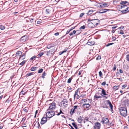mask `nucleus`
<instances>
[{
	"label": "nucleus",
	"mask_w": 129,
	"mask_h": 129,
	"mask_svg": "<svg viewBox=\"0 0 129 129\" xmlns=\"http://www.w3.org/2000/svg\"><path fill=\"white\" fill-rule=\"evenodd\" d=\"M70 114L71 115H72L73 113H74V111L73 110V108H72L70 110Z\"/></svg>",
	"instance_id": "c756f323"
},
{
	"label": "nucleus",
	"mask_w": 129,
	"mask_h": 129,
	"mask_svg": "<svg viewBox=\"0 0 129 129\" xmlns=\"http://www.w3.org/2000/svg\"><path fill=\"white\" fill-rule=\"evenodd\" d=\"M37 57L36 56H33L30 59V60H35V59Z\"/></svg>",
	"instance_id": "c9c22d12"
},
{
	"label": "nucleus",
	"mask_w": 129,
	"mask_h": 129,
	"mask_svg": "<svg viewBox=\"0 0 129 129\" xmlns=\"http://www.w3.org/2000/svg\"><path fill=\"white\" fill-rule=\"evenodd\" d=\"M3 126V124L1 123L0 124V129H2Z\"/></svg>",
	"instance_id": "864d4df0"
},
{
	"label": "nucleus",
	"mask_w": 129,
	"mask_h": 129,
	"mask_svg": "<svg viewBox=\"0 0 129 129\" xmlns=\"http://www.w3.org/2000/svg\"><path fill=\"white\" fill-rule=\"evenodd\" d=\"M76 124V123L75 122L72 123V125L76 129H78V128L77 127V126Z\"/></svg>",
	"instance_id": "5701e85b"
},
{
	"label": "nucleus",
	"mask_w": 129,
	"mask_h": 129,
	"mask_svg": "<svg viewBox=\"0 0 129 129\" xmlns=\"http://www.w3.org/2000/svg\"><path fill=\"white\" fill-rule=\"evenodd\" d=\"M43 71V69L41 68L38 71V73H40L42 72Z\"/></svg>",
	"instance_id": "58836bf2"
},
{
	"label": "nucleus",
	"mask_w": 129,
	"mask_h": 129,
	"mask_svg": "<svg viewBox=\"0 0 129 129\" xmlns=\"http://www.w3.org/2000/svg\"><path fill=\"white\" fill-rule=\"evenodd\" d=\"M26 118L25 117H24L22 119L21 121V122L23 123L24 121L25 120Z\"/></svg>",
	"instance_id": "a19ab883"
},
{
	"label": "nucleus",
	"mask_w": 129,
	"mask_h": 129,
	"mask_svg": "<svg viewBox=\"0 0 129 129\" xmlns=\"http://www.w3.org/2000/svg\"><path fill=\"white\" fill-rule=\"evenodd\" d=\"M99 76L100 77H101L102 76V73L101 71H100L99 73Z\"/></svg>",
	"instance_id": "de8ad7c7"
},
{
	"label": "nucleus",
	"mask_w": 129,
	"mask_h": 129,
	"mask_svg": "<svg viewBox=\"0 0 129 129\" xmlns=\"http://www.w3.org/2000/svg\"><path fill=\"white\" fill-rule=\"evenodd\" d=\"M46 74H47L44 71L41 77L43 78L44 79L45 78L44 77L46 75Z\"/></svg>",
	"instance_id": "b1692460"
},
{
	"label": "nucleus",
	"mask_w": 129,
	"mask_h": 129,
	"mask_svg": "<svg viewBox=\"0 0 129 129\" xmlns=\"http://www.w3.org/2000/svg\"><path fill=\"white\" fill-rule=\"evenodd\" d=\"M91 21H92V23L94 27L97 26L99 22V20L98 19H92L91 20Z\"/></svg>",
	"instance_id": "6e6552de"
},
{
	"label": "nucleus",
	"mask_w": 129,
	"mask_h": 129,
	"mask_svg": "<svg viewBox=\"0 0 129 129\" xmlns=\"http://www.w3.org/2000/svg\"><path fill=\"white\" fill-rule=\"evenodd\" d=\"M88 118H87V117H86V118H85L84 119V120H86V121H88Z\"/></svg>",
	"instance_id": "774afa93"
},
{
	"label": "nucleus",
	"mask_w": 129,
	"mask_h": 129,
	"mask_svg": "<svg viewBox=\"0 0 129 129\" xmlns=\"http://www.w3.org/2000/svg\"><path fill=\"white\" fill-rule=\"evenodd\" d=\"M113 88L115 90H116L119 88V86H115L113 87Z\"/></svg>",
	"instance_id": "2f4dec72"
},
{
	"label": "nucleus",
	"mask_w": 129,
	"mask_h": 129,
	"mask_svg": "<svg viewBox=\"0 0 129 129\" xmlns=\"http://www.w3.org/2000/svg\"><path fill=\"white\" fill-rule=\"evenodd\" d=\"M83 118V117L81 116H80L78 118L77 120L78 122L79 123H81L82 122L83 120L82 118Z\"/></svg>",
	"instance_id": "412c9836"
},
{
	"label": "nucleus",
	"mask_w": 129,
	"mask_h": 129,
	"mask_svg": "<svg viewBox=\"0 0 129 129\" xmlns=\"http://www.w3.org/2000/svg\"><path fill=\"white\" fill-rule=\"evenodd\" d=\"M112 41H114L116 39V38L115 37L112 36Z\"/></svg>",
	"instance_id": "bf43d9fd"
},
{
	"label": "nucleus",
	"mask_w": 129,
	"mask_h": 129,
	"mask_svg": "<svg viewBox=\"0 0 129 129\" xmlns=\"http://www.w3.org/2000/svg\"><path fill=\"white\" fill-rule=\"evenodd\" d=\"M117 27V26H113L112 27V29H115Z\"/></svg>",
	"instance_id": "e2e57ef3"
},
{
	"label": "nucleus",
	"mask_w": 129,
	"mask_h": 129,
	"mask_svg": "<svg viewBox=\"0 0 129 129\" xmlns=\"http://www.w3.org/2000/svg\"><path fill=\"white\" fill-rule=\"evenodd\" d=\"M25 60H23L22 62L19 64V65H21L22 66L23 65L25 64Z\"/></svg>",
	"instance_id": "e433bc0d"
},
{
	"label": "nucleus",
	"mask_w": 129,
	"mask_h": 129,
	"mask_svg": "<svg viewBox=\"0 0 129 129\" xmlns=\"http://www.w3.org/2000/svg\"><path fill=\"white\" fill-rule=\"evenodd\" d=\"M59 33L58 32H57L54 34V35L56 36H58L59 35Z\"/></svg>",
	"instance_id": "052dcab7"
},
{
	"label": "nucleus",
	"mask_w": 129,
	"mask_h": 129,
	"mask_svg": "<svg viewBox=\"0 0 129 129\" xmlns=\"http://www.w3.org/2000/svg\"><path fill=\"white\" fill-rule=\"evenodd\" d=\"M100 127L101 124L98 122L95 123L93 127L94 129H100Z\"/></svg>",
	"instance_id": "9b49d317"
},
{
	"label": "nucleus",
	"mask_w": 129,
	"mask_h": 129,
	"mask_svg": "<svg viewBox=\"0 0 129 129\" xmlns=\"http://www.w3.org/2000/svg\"><path fill=\"white\" fill-rule=\"evenodd\" d=\"M76 32V31L75 30H74L72 32H71L69 34V35L71 36L73 35V34H75Z\"/></svg>",
	"instance_id": "7c9ffc66"
},
{
	"label": "nucleus",
	"mask_w": 129,
	"mask_h": 129,
	"mask_svg": "<svg viewBox=\"0 0 129 129\" xmlns=\"http://www.w3.org/2000/svg\"><path fill=\"white\" fill-rule=\"evenodd\" d=\"M68 91L69 92L71 91V90L72 89V88L71 87H68Z\"/></svg>",
	"instance_id": "8fccbe9b"
},
{
	"label": "nucleus",
	"mask_w": 129,
	"mask_h": 129,
	"mask_svg": "<svg viewBox=\"0 0 129 129\" xmlns=\"http://www.w3.org/2000/svg\"><path fill=\"white\" fill-rule=\"evenodd\" d=\"M93 25L92 23V22L89 23L88 25V26L90 27H93V26H94Z\"/></svg>",
	"instance_id": "cd10ccee"
},
{
	"label": "nucleus",
	"mask_w": 129,
	"mask_h": 129,
	"mask_svg": "<svg viewBox=\"0 0 129 129\" xmlns=\"http://www.w3.org/2000/svg\"><path fill=\"white\" fill-rule=\"evenodd\" d=\"M25 93V92H24L23 90H22L20 93L19 95L22 96V95H24Z\"/></svg>",
	"instance_id": "393cba45"
},
{
	"label": "nucleus",
	"mask_w": 129,
	"mask_h": 129,
	"mask_svg": "<svg viewBox=\"0 0 129 129\" xmlns=\"http://www.w3.org/2000/svg\"><path fill=\"white\" fill-rule=\"evenodd\" d=\"M68 101L66 99H64L61 102V105L64 106V107H66L68 105Z\"/></svg>",
	"instance_id": "20e7f679"
},
{
	"label": "nucleus",
	"mask_w": 129,
	"mask_h": 129,
	"mask_svg": "<svg viewBox=\"0 0 129 129\" xmlns=\"http://www.w3.org/2000/svg\"><path fill=\"white\" fill-rule=\"evenodd\" d=\"M27 37L26 36H24L21 38L20 41L22 42H24L27 40Z\"/></svg>",
	"instance_id": "2eb2a0df"
},
{
	"label": "nucleus",
	"mask_w": 129,
	"mask_h": 129,
	"mask_svg": "<svg viewBox=\"0 0 129 129\" xmlns=\"http://www.w3.org/2000/svg\"><path fill=\"white\" fill-rule=\"evenodd\" d=\"M126 58L127 60L129 61V54L127 55H126Z\"/></svg>",
	"instance_id": "79ce46f5"
},
{
	"label": "nucleus",
	"mask_w": 129,
	"mask_h": 129,
	"mask_svg": "<svg viewBox=\"0 0 129 129\" xmlns=\"http://www.w3.org/2000/svg\"><path fill=\"white\" fill-rule=\"evenodd\" d=\"M54 50L53 49H52L49 51L47 52V55L49 56H51L54 53Z\"/></svg>",
	"instance_id": "f8f14e48"
},
{
	"label": "nucleus",
	"mask_w": 129,
	"mask_h": 129,
	"mask_svg": "<svg viewBox=\"0 0 129 129\" xmlns=\"http://www.w3.org/2000/svg\"><path fill=\"white\" fill-rule=\"evenodd\" d=\"M83 106L84 108H88L90 107L91 106V105L89 103H86L83 104Z\"/></svg>",
	"instance_id": "6ab92c4d"
},
{
	"label": "nucleus",
	"mask_w": 129,
	"mask_h": 129,
	"mask_svg": "<svg viewBox=\"0 0 129 129\" xmlns=\"http://www.w3.org/2000/svg\"><path fill=\"white\" fill-rule=\"evenodd\" d=\"M78 89H77L75 91L74 96V99H76V101L79 98V96L78 94Z\"/></svg>",
	"instance_id": "0eeeda50"
},
{
	"label": "nucleus",
	"mask_w": 129,
	"mask_h": 129,
	"mask_svg": "<svg viewBox=\"0 0 129 129\" xmlns=\"http://www.w3.org/2000/svg\"><path fill=\"white\" fill-rule=\"evenodd\" d=\"M101 58V56H98L96 58V59L97 60H100V59Z\"/></svg>",
	"instance_id": "13d9d810"
},
{
	"label": "nucleus",
	"mask_w": 129,
	"mask_h": 129,
	"mask_svg": "<svg viewBox=\"0 0 129 129\" xmlns=\"http://www.w3.org/2000/svg\"><path fill=\"white\" fill-rule=\"evenodd\" d=\"M85 28V26L84 25H83L82 26H81L79 28V29L80 30L82 29H84Z\"/></svg>",
	"instance_id": "37998d69"
},
{
	"label": "nucleus",
	"mask_w": 129,
	"mask_h": 129,
	"mask_svg": "<svg viewBox=\"0 0 129 129\" xmlns=\"http://www.w3.org/2000/svg\"><path fill=\"white\" fill-rule=\"evenodd\" d=\"M102 90L101 92V96H105L107 95V94H106V91L104 90L103 89L101 88Z\"/></svg>",
	"instance_id": "4468645a"
},
{
	"label": "nucleus",
	"mask_w": 129,
	"mask_h": 129,
	"mask_svg": "<svg viewBox=\"0 0 129 129\" xmlns=\"http://www.w3.org/2000/svg\"><path fill=\"white\" fill-rule=\"evenodd\" d=\"M72 77L70 78L67 81V83H71V80L72 79Z\"/></svg>",
	"instance_id": "72a5a7b5"
},
{
	"label": "nucleus",
	"mask_w": 129,
	"mask_h": 129,
	"mask_svg": "<svg viewBox=\"0 0 129 129\" xmlns=\"http://www.w3.org/2000/svg\"><path fill=\"white\" fill-rule=\"evenodd\" d=\"M37 68V67H33L31 68L30 70L31 71H35Z\"/></svg>",
	"instance_id": "a878e982"
},
{
	"label": "nucleus",
	"mask_w": 129,
	"mask_h": 129,
	"mask_svg": "<svg viewBox=\"0 0 129 129\" xmlns=\"http://www.w3.org/2000/svg\"><path fill=\"white\" fill-rule=\"evenodd\" d=\"M120 34H124V32L122 30H121L120 32Z\"/></svg>",
	"instance_id": "338daca9"
},
{
	"label": "nucleus",
	"mask_w": 129,
	"mask_h": 129,
	"mask_svg": "<svg viewBox=\"0 0 129 129\" xmlns=\"http://www.w3.org/2000/svg\"><path fill=\"white\" fill-rule=\"evenodd\" d=\"M126 9L121 11V12L123 13H125L129 11V7H124Z\"/></svg>",
	"instance_id": "a211bd4d"
},
{
	"label": "nucleus",
	"mask_w": 129,
	"mask_h": 129,
	"mask_svg": "<svg viewBox=\"0 0 129 129\" xmlns=\"http://www.w3.org/2000/svg\"><path fill=\"white\" fill-rule=\"evenodd\" d=\"M106 81H104L101 84V85L103 86H105L106 84Z\"/></svg>",
	"instance_id": "4d7b16f0"
},
{
	"label": "nucleus",
	"mask_w": 129,
	"mask_h": 129,
	"mask_svg": "<svg viewBox=\"0 0 129 129\" xmlns=\"http://www.w3.org/2000/svg\"><path fill=\"white\" fill-rule=\"evenodd\" d=\"M114 44L113 43H108V44H107L106 46V47H108V46H109L110 45H112V44Z\"/></svg>",
	"instance_id": "c03bdc74"
},
{
	"label": "nucleus",
	"mask_w": 129,
	"mask_h": 129,
	"mask_svg": "<svg viewBox=\"0 0 129 129\" xmlns=\"http://www.w3.org/2000/svg\"><path fill=\"white\" fill-rule=\"evenodd\" d=\"M84 14V13H81L80 15V17H82Z\"/></svg>",
	"instance_id": "6e6d98bb"
},
{
	"label": "nucleus",
	"mask_w": 129,
	"mask_h": 129,
	"mask_svg": "<svg viewBox=\"0 0 129 129\" xmlns=\"http://www.w3.org/2000/svg\"><path fill=\"white\" fill-rule=\"evenodd\" d=\"M109 121V120L107 118L104 117L102 118L101 122H102L103 124H105L108 123Z\"/></svg>",
	"instance_id": "1a4fd4ad"
},
{
	"label": "nucleus",
	"mask_w": 129,
	"mask_h": 129,
	"mask_svg": "<svg viewBox=\"0 0 129 129\" xmlns=\"http://www.w3.org/2000/svg\"><path fill=\"white\" fill-rule=\"evenodd\" d=\"M67 51L66 50H64L63 51H62V52H60L59 53V55H61L63 53H64L66 52Z\"/></svg>",
	"instance_id": "a18cd8bd"
},
{
	"label": "nucleus",
	"mask_w": 129,
	"mask_h": 129,
	"mask_svg": "<svg viewBox=\"0 0 129 129\" xmlns=\"http://www.w3.org/2000/svg\"><path fill=\"white\" fill-rule=\"evenodd\" d=\"M47 121V118L46 117H43L41 119V124L43 125Z\"/></svg>",
	"instance_id": "ddd939ff"
},
{
	"label": "nucleus",
	"mask_w": 129,
	"mask_h": 129,
	"mask_svg": "<svg viewBox=\"0 0 129 129\" xmlns=\"http://www.w3.org/2000/svg\"><path fill=\"white\" fill-rule=\"evenodd\" d=\"M107 104H105V105H104L103 106V107L104 108H108V107L107 106Z\"/></svg>",
	"instance_id": "09e8293b"
},
{
	"label": "nucleus",
	"mask_w": 129,
	"mask_h": 129,
	"mask_svg": "<svg viewBox=\"0 0 129 129\" xmlns=\"http://www.w3.org/2000/svg\"><path fill=\"white\" fill-rule=\"evenodd\" d=\"M52 47H53V46H51V44H49L47 46V48L48 49H50Z\"/></svg>",
	"instance_id": "ea45409f"
},
{
	"label": "nucleus",
	"mask_w": 129,
	"mask_h": 129,
	"mask_svg": "<svg viewBox=\"0 0 129 129\" xmlns=\"http://www.w3.org/2000/svg\"><path fill=\"white\" fill-rule=\"evenodd\" d=\"M78 107V106H75L73 107L74 108H73V110H74V111H75V110Z\"/></svg>",
	"instance_id": "49530a36"
},
{
	"label": "nucleus",
	"mask_w": 129,
	"mask_h": 129,
	"mask_svg": "<svg viewBox=\"0 0 129 129\" xmlns=\"http://www.w3.org/2000/svg\"><path fill=\"white\" fill-rule=\"evenodd\" d=\"M53 11V8L51 7H47L46 9V11L47 13L49 14Z\"/></svg>",
	"instance_id": "9d476101"
},
{
	"label": "nucleus",
	"mask_w": 129,
	"mask_h": 129,
	"mask_svg": "<svg viewBox=\"0 0 129 129\" xmlns=\"http://www.w3.org/2000/svg\"><path fill=\"white\" fill-rule=\"evenodd\" d=\"M87 44L88 45L91 46L93 45L94 43V41H91V40H88Z\"/></svg>",
	"instance_id": "aec40b11"
},
{
	"label": "nucleus",
	"mask_w": 129,
	"mask_h": 129,
	"mask_svg": "<svg viewBox=\"0 0 129 129\" xmlns=\"http://www.w3.org/2000/svg\"><path fill=\"white\" fill-rule=\"evenodd\" d=\"M120 114L124 117H126L127 115V111L126 107H123L120 108Z\"/></svg>",
	"instance_id": "f257e3e1"
},
{
	"label": "nucleus",
	"mask_w": 129,
	"mask_h": 129,
	"mask_svg": "<svg viewBox=\"0 0 129 129\" xmlns=\"http://www.w3.org/2000/svg\"><path fill=\"white\" fill-rule=\"evenodd\" d=\"M110 10L109 9H102L101 10L99 11V13H105L107 12V11Z\"/></svg>",
	"instance_id": "dca6fc26"
},
{
	"label": "nucleus",
	"mask_w": 129,
	"mask_h": 129,
	"mask_svg": "<svg viewBox=\"0 0 129 129\" xmlns=\"http://www.w3.org/2000/svg\"><path fill=\"white\" fill-rule=\"evenodd\" d=\"M69 125L70 126L71 129H74L72 126L70 124H69Z\"/></svg>",
	"instance_id": "0e129e2a"
},
{
	"label": "nucleus",
	"mask_w": 129,
	"mask_h": 129,
	"mask_svg": "<svg viewBox=\"0 0 129 129\" xmlns=\"http://www.w3.org/2000/svg\"><path fill=\"white\" fill-rule=\"evenodd\" d=\"M56 105L55 102H53L50 104L49 108L47 109V110H54L56 108Z\"/></svg>",
	"instance_id": "7ed1b4c3"
},
{
	"label": "nucleus",
	"mask_w": 129,
	"mask_h": 129,
	"mask_svg": "<svg viewBox=\"0 0 129 129\" xmlns=\"http://www.w3.org/2000/svg\"><path fill=\"white\" fill-rule=\"evenodd\" d=\"M55 115L54 111L53 110L47 112L46 114L47 117L48 118H51Z\"/></svg>",
	"instance_id": "f03ea898"
},
{
	"label": "nucleus",
	"mask_w": 129,
	"mask_h": 129,
	"mask_svg": "<svg viewBox=\"0 0 129 129\" xmlns=\"http://www.w3.org/2000/svg\"><path fill=\"white\" fill-rule=\"evenodd\" d=\"M94 97L96 99L99 98L101 97V96H98L95 95Z\"/></svg>",
	"instance_id": "603ef678"
},
{
	"label": "nucleus",
	"mask_w": 129,
	"mask_h": 129,
	"mask_svg": "<svg viewBox=\"0 0 129 129\" xmlns=\"http://www.w3.org/2000/svg\"><path fill=\"white\" fill-rule=\"evenodd\" d=\"M43 54V53H41L38 55L37 56L38 57H41Z\"/></svg>",
	"instance_id": "4c0bfd02"
},
{
	"label": "nucleus",
	"mask_w": 129,
	"mask_h": 129,
	"mask_svg": "<svg viewBox=\"0 0 129 129\" xmlns=\"http://www.w3.org/2000/svg\"><path fill=\"white\" fill-rule=\"evenodd\" d=\"M70 31V30H68L66 32V34H68Z\"/></svg>",
	"instance_id": "680f3d73"
},
{
	"label": "nucleus",
	"mask_w": 129,
	"mask_h": 129,
	"mask_svg": "<svg viewBox=\"0 0 129 129\" xmlns=\"http://www.w3.org/2000/svg\"><path fill=\"white\" fill-rule=\"evenodd\" d=\"M127 85L126 84H124L122 85V89H123V88H124L126 87L127 86Z\"/></svg>",
	"instance_id": "5fc2aeb1"
},
{
	"label": "nucleus",
	"mask_w": 129,
	"mask_h": 129,
	"mask_svg": "<svg viewBox=\"0 0 129 129\" xmlns=\"http://www.w3.org/2000/svg\"><path fill=\"white\" fill-rule=\"evenodd\" d=\"M116 65L114 64V67L113 69V70L114 71H115L116 70Z\"/></svg>",
	"instance_id": "3c124183"
},
{
	"label": "nucleus",
	"mask_w": 129,
	"mask_h": 129,
	"mask_svg": "<svg viewBox=\"0 0 129 129\" xmlns=\"http://www.w3.org/2000/svg\"><path fill=\"white\" fill-rule=\"evenodd\" d=\"M5 29V27L4 26L1 25H0V29L1 30H3Z\"/></svg>",
	"instance_id": "473e14b6"
},
{
	"label": "nucleus",
	"mask_w": 129,
	"mask_h": 129,
	"mask_svg": "<svg viewBox=\"0 0 129 129\" xmlns=\"http://www.w3.org/2000/svg\"><path fill=\"white\" fill-rule=\"evenodd\" d=\"M121 4H122L121 6V8L124 7H126L127 5L125 4L128 5V2L126 1H122L121 2Z\"/></svg>",
	"instance_id": "423d86ee"
},
{
	"label": "nucleus",
	"mask_w": 129,
	"mask_h": 129,
	"mask_svg": "<svg viewBox=\"0 0 129 129\" xmlns=\"http://www.w3.org/2000/svg\"><path fill=\"white\" fill-rule=\"evenodd\" d=\"M99 4H100L99 6L100 8L106 7L109 6L108 3L106 2L99 3Z\"/></svg>",
	"instance_id": "39448f33"
},
{
	"label": "nucleus",
	"mask_w": 129,
	"mask_h": 129,
	"mask_svg": "<svg viewBox=\"0 0 129 129\" xmlns=\"http://www.w3.org/2000/svg\"><path fill=\"white\" fill-rule=\"evenodd\" d=\"M22 54V52L21 51H18L16 53V54L19 55V56L21 55Z\"/></svg>",
	"instance_id": "c85d7f7f"
},
{
	"label": "nucleus",
	"mask_w": 129,
	"mask_h": 129,
	"mask_svg": "<svg viewBox=\"0 0 129 129\" xmlns=\"http://www.w3.org/2000/svg\"><path fill=\"white\" fill-rule=\"evenodd\" d=\"M107 102L105 103V104H107V105L109 104L110 107L111 109V110L113 109V106L111 102L109 100H108L107 101Z\"/></svg>",
	"instance_id": "f3484780"
},
{
	"label": "nucleus",
	"mask_w": 129,
	"mask_h": 129,
	"mask_svg": "<svg viewBox=\"0 0 129 129\" xmlns=\"http://www.w3.org/2000/svg\"><path fill=\"white\" fill-rule=\"evenodd\" d=\"M33 72H31L30 73H28L26 75V76L27 77H28L30 76L31 75L33 74Z\"/></svg>",
	"instance_id": "f704fd0d"
},
{
	"label": "nucleus",
	"mask_w": 129,
	"mask_h": 129,
	"mask_svg": "<svg viewBox=\"0 0 129 129\" xmlns=\"http://www.w3.org/2000/svg\"><path fill=\"white\" fill-rule=\"evenodd\" d=\"M28 110L29 108L28 107H26L23 109V110L26 113H27Z\"/></svg>",
	"instance_id": "4be33fe9"
},
{
	"label": "nucleus",
	"mask_w": 129,
	"mask_h": 129,
	"mask_svg": "<svg viewBox=\"0 0 129 129\" xmlns=\"http://www.w3.org/2000/svg\"><path fill=\"white\" fill-rule=\"evenodd\" d=\"M93 11L92 10H89L88 13H87V14L89 15L91 14Z\"/></svg>",
	"instance_id": "bb28decb"
},
{
	"label": "nucleus",
	"mask_w": 129,
	"mask_h": 129,
	"mask_svg": "<svg viewBox=\"0 0 129 129\" xmlns=\"http://www.w3.org/2000/svg\"><path fill=\"white\" fill-rule=\"evenodd\" d=\"M119 72L121 73H123V70L121 69L119 70Z\"/></svg>",
	"instance_id": "69168bd1"
}]
</instances>
